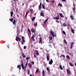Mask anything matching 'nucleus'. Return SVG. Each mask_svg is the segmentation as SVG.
<instances>
[{
  "instance_id": "1",
  "label": "nucleus",
  "mask_w": 76,
  "mask_h": 76,
  "mask_svg": "<svg viewBox=\"0 0 76 76\" xmlns=\"http://www.w3.org/2000/svg\"><path fill=\"white\" fill-rule=\"evenodd\" d=\"M18 39L19 41H20L21 38H19V37L17 36L15 38V40L17 41H18Z\"/></svg>"
},
{
  "instance_id": "2",
  "label": "nucleus",
  "mask_w": 76,
  "mask_h": 76,
  "mask_svg": "<svg viewBox=\"0 0 76 76\" xmlns=\"http://www.w3.org/2000/svg\"><path fill=\"white\" fill-rule=\"evenodd\" d=\"M50 34L52 35L53 37L54 38V37H56V35L54 34V32L53 31L51 30L50 31Z\"/></svg>"
},
{
  "instance_id": "3",
  "label": "nucleus",
  "mask_w": 76,
  "mask_h": 76,
  "mask_svg": "<svg viewBox=\"0 0 76 76\" xmlns=\"http://www.w3.org/2000/svg\"><path fill=\"white\" fill-rule=\"evenodd\" d=\"M66 72H67V73L68 74H71V72H70V70L69 69H68L66 70Z\"/></svg>"
},
{
  "instance_id": "4",
  "label": "nucleus",
  "mask_w": 76,
  "mask_h": 76,
  "mask_svg": "<svg viewBox=\"0 0 76 76\" xmlns=\"http://www.w3.org/2000/svg\"><path fill=\"white\" fill-rule=\"evenodd\" d=\"M53 63V59H50V61H49V64H52Z\"/></svg>"
},
{
  "instance_id": "5",
  "label": "nucleus",
  "mask_w": 76,
  "mask_h": 76,
  "mask_svg": "<svg viewBox=\"0 0 76 76\" xmlns=\"http://www.w3.org/2000/svg\"><path fill=\"white\" fill-rule=\"evenodd\" d=\"M21 63H22L21 64L22 68L23 69H24V68L25 67H24V65H23V61H22V60H21Z\"/></svg>"
},
{
  "instance_id": "6",
  "label": "nucleus",
  "mask_w": 76,
  "mask_h": 76,
  "mask_svg": "<svg viewBox=\"0 0 76 76\" xmlns=\"http://www.w3.org/2000/svg\"><path fill=\"white\" fill-rule=\"evenodd\" d=\"M42 5V4H41V2H40V4L39 6V10H41L40 9L42 8V7H41Z\"/></svg>"
},
{
  "instance_id": "7",
  "label": "nucleus",
  "mask_w": 76,
  "mask_h": 76,
  "mask_svg": "<svg viewBox=\"0 0 76 76\" xmlns=\"http://www.w3.org/2000/svg\"><path fill=\"white\" fill-rule=\"evenodd\" d=\"M74 44V42H72L71 43V49H72L73 48V45Z\"/></svg>"
},
{
  "instance_id": "8",
  "label": "nucleus",
  "mask_w": 76,
  "mask_h": 76,
  "mask_svg": "<svg viewBox=\"0 0 76 76\" xmlns=\"http://www.w3.org/2000/svg\"><path fill=\"white\" fill-rule=\"evenodd\" d=\"M50 57V56L49 55L47 56L46 58L47 61H50V58H49Z\"/></svg>"
},
{
  "instance_id": "9",
  "label": "nucleus",
  "mask_w": 76,
  "mask_h": 76,
  "mask_svg": "<svg viewBox=\"0 0 76 76\" xmlns=\"http://www.w3.org/2000/svg\"><path fill=\"white\" fill-rule=\"evenodd\" d=\"M22 39V42H25V38H24V37H21Z\"/></svg>"
},
{
  "instance_id": "10",
  "label": "nucleus",
  "mask_w": 76,
  "mask_h": 76,
  "mask_svg": "<svg viewBox=\"0 0 76 76\" xmlns=\"http://www.w3.org/2000/svg\"><path fill=\"white\" fill-rule=\"evenodd\" d=\"M17 68L18 69H19L20 70L21 69V65H18L17 66Z\"/></svg>"
},
{
  "instance_id": "11",
  "label": "nucleus",
  "mask_w": 76,
  "mask_h": 76,
  "mask_svg": "<svg viewBox=\"0 0 76 76\" xmlns=\"http://www.w3.org/2000/svg\"><path fill=\"white\" fill-rule=\"evenodd\" d=\"M13 23L14 25H15V23H16V20L14 19L13 21L12 22Z\"/></svg>"
},
{
  "instance_id": "12",
  "label": "nucleus",
  "mask_w": 76,
  "mask_h": 76,
  "mask_svg": "<svg viewBox=\"0 0 76 76\" xmlns=\"http://www.w3.org/2000/svg\"><path fill=\"white\" fill-rule=\"evenodd\" d=\"M39 43H41L42 42V38L41 37H40L39 38Z\"/></svg>"
},
{
  "instance_id": "13",
  "label": "nucleus",
  "mask_w": 76,
  "mask_h": 76,
  "mask_svg": "<svg viewBox=\"0 0 76 76\" xmlns=\"http://www.w3.org/2000/svg\"><path fill=\"white\" fill-rule=\"evenodd\" d=\"M54 19H56V20H59V17H56L55 18H54Z\"/></svg>"
},
{
  "instance_id": "14",
  "label": "nucleus",
  "mask_w": 76,
  "mask_h": 76,
  "mask_svg": "<svg viewBox=\"0 0 76 76\" xmlns=\"http://www.w3.org/2000/svg\"><path fill=\"white\" fill-rule=\"evenodd\" d=\"M42 74L43 76H45V72L44 71V70L42 71Z\"/></svg>"
},
{
  "instance_id": "15",
  "label": "nucleus",
  "mask_w": 76,
  "mask_h": 76,
  "mask_svg": "<svg viewBox=\"0 0 76 76\" xmlns=\"http://www.w3.org/2000/svg\"><path fill=\"white\" fill-rule=\"evenodd\" d=\"M71 31L72 32V34H74V33H75V30H74V29H71Z\"/></svg>"
},
{
  "instance_id": "16",
  "label": "nucleus",
  "mask_w": 76,
  "mask_h": 76,
  "mask_svg": "<svg viewBox=\"0 0 76 76\" xmlns=\"http://www.w3.org/2000/svg\"><path fill=\"white\" fill-rule=\"evenodd\" d=\"M64 44H66V45L67 44V42L66 41V40L65 39H64Z\"/></svg>"
},
{
  "instance_id": "17",
  "label": "nucleus",
  "mask_w": 76,
  "mask_h": 76,
  "mask_svg": "<svg viewBox=\"0 0 76 76\" xmlns=\"http://www.w3.org/2000/svg\"><path fill=\"white\" fill-rule=\"evenodd\" d=\"M60 16L61 18H64V16L63 15V14L61 13H59Z\"/></svg>"
},
{
  "instance_id": "18",
  "label": "nucleus",
  "mask_w": 76,
  "mask_h": 76,
  "mask_svg": "<svg viewBox=\"0 0 76 76\" xmlns=\"http://www.w3.org/2000/svg\"><path fill=\"white\" fill-rule=\"evenodd\" d=\"M10 16L11 17H12V16H13V11L11 12H10Z\"/></svg>"
},
{
  "instance_id": "19",
  "label": "nucleus",
  "mask_w": 76,
  "mask_h": 76,
  "mask_svg": "<svg viewBox=\"0 0 76 76\" xmlns=\"http://www.w3.org/2000/svg\"><path fill=\"white\" fill-rule=\"evenodd\" d=\"M59 67H60V68L61 70H63V67H62V66L61 65H59Z\"/></svg>"
},
{
  "instance_id": "20",
  "label": "nucleus",
  "mask_w": 76,
  "mask_h": 76,
  "mask_svg": "<svg viewBox=\"0 0 76 76\" xmlns=\"http://www.w3.org/2000/svg\"><path fill=\"white\" fill-rule=\"evenodd\" d=\"M29 59H30V58H29V57H26V59L27 60V62H28V60H29Z\"/></svg>"
},
{
  "instance_id": "21",
  "label": "nucleus",
  "mask_w": 76,
  "mask_h": 76,
  "mask_svg": "<svg viewBox=\"0 0 76 76\" xmlns=\"http://www.w3.org/2000/svg\"><path fill=\"white\" fill-rule=\"evenodd\" d=\"M22 56L23 58H25V57H26V56L24 55V54L23 53H22Z\"/></svg>"
},
{
  "instance_id": "22",
  "label": "nucleus",
  "mask_w": 76,
  "mask_h": 76,
  "mask_svg": "<svg viewBox=\"0 0 76 76\" xmlns=\"http://www.w3.org/2000/svg\"><path fill=\"white\" fill-rule=\"evenodd\" d=\"M40 15L42 16H44V13L43 12H41L40 13Z\"/></svg>"
},
{
  "instance_id": "23",
  "label": "nucleus",
  "mask_w": 76,
  "mask_h": 76,
  "mask_svg": "<svg viewBox=\"0 0 76 76\" xmlns=\"http://www.w3.org/2000/svg\"><path fill=\"white\" fill-rule=\"evenodd\" d=\"M76 9V8L75 7H74L73 8V11L75 13H76V11H75V9Z\"/></svg>"
},
{
  "instance_id": "24",
  "label": "nucleus",
  "mask_w": 76,
  "mask_h": 76,
  "mask_svg": "<svg viewBox=\"0 0 76 76\" xmlns=\"http://www.w3.org/2000/svg\"><path fill=\"white\" fill-rule=\"evenodd\" d=\"M35 17H33V18H32L31 20L32 21H34V20H35Z\"/></svg>"
},
{
  "instance_id": "25",
  "label": "nucleus",
  "mask_w": 76,
  "mask_h": 76,
  "mask_svg": "<svg viewBox=\"0 0 76 76\" xmlns=\"http://www.w3.org/2000/svg\"><path fill=\"white\" fill-rule=\"evenodd\" d=\"M70 18L72 20H73V17L72 16V15H70Z\"/></svg>"
},
{
  "instance_id": "26",
  "label": "nucleus",
  "mask_w": 76,
  "mask_h": 76,
  "mask_svg": "<svg viewBox=\"0 0 76 76\" xmlns=\"http://www.w3.org/2000/svg\"><path fill=\"white\" fill-rule=\"evenodd\" d=\"M47 21H48V19H47L44 21V24H45V23H46V22H47Z\"/></svg>"
},
{
  "instance_id": "27",
  "label": "nucleus",
  "mask_w": 76,
  "mask_h": 76,
  "mask_svg": "<svg viewBox=\"0 0 76 76\" xmlns=\"http://www.w3.org/2000/svg\"><path fill=\"white\" fill-rule=\"evenodd\" d=\"M58 6H60V7H61V6H62V5L61 4L59 3L58 4Z\"/></svg>"
},
{
  "instance_id": "28",
  "label": "nucleus",
  "mask_w": 76,
  "mask_h": 76,
  "mask_svg": "<svg viewBox=\"0 0 76 76\" xmlns=\"http://www.w3.org/2000/svg\"><path fill=\"white\" fill-rule=\"evenodd\" d=\"M31 32L33 33H35V30L34 29H32L31 30Z\"/></svg>"
},
{
  "instance_id": "29",
  "label": "nucleus",
  "mask_w": 76,
  "mask_h": 76,
  "mask_svg": "<svg viewBox=\"0 0 76 76\" xmlns=\"http://www.w3.org/2000/svg\"><path fill=\"white\" fill-rule=\"evenodd\" d=\"M66 58L67 59H69V60H70V57H69V56H66Z\"/></svg>"
},
{
  "instance_id": "30",
  "label": "nucleus",
  "mask_w": 76,
  "mask_h": 76,
  "mask_svg": "<svg viewBox=\"0 0 76 76\" xmlns=\"http://www.w3.org/2000/svg\"><path fill=\"white\" fill-rule=\"evenodd\" d=\"M10 20L11 22H13V18H11L10 19Z\"/></svg>"
},
{
  "instance_id": "31",
  "label": "nucleus",
  "mask_w": 76,
  "mask_h": 76,
  "mask_svg": "<svg viewBox=\"0 0 76 76\" xmlns=\"http://www.w3.org/2000/svg\"><path fill=\"white\" fill-rule=\"evenodd\" d=\"M39 71V69L38 68H37V69L36 70V72L37 73H38Z\"/></svg>"
},
{
  "instance_id": "32",
  "label": "nucleus",
  "mask_w": 76,
  "mask_h": 76,
  "mask_svg": "<svg viewBox=\"0 0 76 76\" xmlns=\"http://www.w3.org/2000/svg\"><path fill=\"white\" fill-rule=\"evenodd\" d=\"M36 52V55H39V53L38 52L37 50H35Z\"/></svg>"
},
{
  "instance_id": "33",
  "label": "nucleus",
  "mask_w": 76,
  "mask_h": 76,
  "mask_svg": "<svg viewBox=\"0 0 76 76\" xmlns=\"http://www.w3.org/2000/svg\"><path fill=\"white\" fill-rule=\"evenodd\" d=\"M63 26H67V25L64 23L63 24Z\"/></svg>"
},
{
  "instance_id": "34",
  "label": "nucleus",
  "mask_w": 76,
  "mask_h": 76,
  "mask_svg": "<svg viewBox=\"0 0 76 76\" xmlns=\"http://www.w3.org/2000/svg\"><path fill=\"white\" fill-rule=\"evenodd\" d=\"M29 67L30 68H31V67H32V64H29Z\"/></svg>"
},
{
  "instance_id": "35",
  "label": "nucleus",
  "mask_w": 76,
  "mask_h": 76,
  "mask_svg": "<svg viewBox=\"0 0 76 76\" xmlns=\"http://www.w3.org/2000/svg\"><path fill=\"white\" fill-rule=\"evenodd\" d=\"M49 38L50 40H52V39H53V37H49Z\"/></svg>"
},
{
  "instance_id": "36",
  "label": "nucleus",
  "mask_w": 76,
  "mask_h": 76,
  "mask_svg": "<svg viewBox=\"0 0 76 76\" xmlns=\"http://www.w3.org/2000/svg\"><path fill=\"white\" fill-rule=\"evenodd\" d=\"M28 31L29 33H31V31H30V29H28Z\"/></svg>"
},
{
  "instance_id": "37",
  "label": "nucleus",
  "mask_w": 76,
  "mask_h": 76,
  "mask_svg": "<svg viewBox=\"0 0 76 76\" xmlns=\"http://www.w3.org/2000/svg\"><path fill=\"white\" fill-rule=\"evenodd\" d=\"M69 65L71 66H72V67L73 66V64L70 63H69Z\"/></svg>"
},
{
  "instance_id": "38",
  "label": "nucleus",
  "mask_w": 76,
  "mask_h": 76,
  "mask_svg": "<svg viewBox=\"0 0 76 76\" xmlns=\"http://www.w3.org/2000/svg\"><path fill=\"white\" fill-rule=\"evenodd\" d=\"M30 11L31 12V13H32V12H33V10H32V9H31L30 10Z\"/></svg>"
},
{
  "instance_id": "39",
  "label": "nucleus",
  "mask_w": 76,
  "mask_h": 76,
  "mask_svg": "<svg viewBox=\"0 0 76 76\" xmlns=\"http://www.w3.org/2000/svg\"><path fill=\"white\" fill-rule=\"evenodd\" d=\"M63 33L65 35H66V32L64 31H63Z\"/></svg>"
},
{
  "instance_id": "40",
  "label": "nucleus",
  "mask_w": 76,
  "mask_h": 76,
  "mask_svg": "<svg viewBox=\"0 0 76 76\" xmlns=\"http://www.w3.org/2000/svg\"><path fill=\"white\" fill-rule=\"evenodd\" d=\"M31 38L32 39H34V36H33L31 37Z\"/></svg>"
},
{
  "instance_id": "41",
  "label": "nucleus",
  "mask_w": 76,
  "mask_h": 76,
  "mask_svg": "<svg viewBox=\"0 0 76 76\" xmlns=\"http://www.w3.org/2000/svg\"><path fill=\"white\" fill-rule=\"evenodd\" d=\"M61 57H64V58H65V56L64 55H61Z\"/></svg>"
},
{
  "instance_id": "42",
  "label": "nucleus",
  "mask_w": 76,
  "mask_h": 76,
  "mask_svg": "<svg viewBox=\"0 0 76 76\" xmlns=\"http://www.w3.org/2000/svg\"><path fill=\"white\" fill-rule=\"evenodd\" d=\"M42 8H43V9H45V7H44V5H42Z\"/></svg>"
},
{
  "instance_id": "43",
  "label": "nucleus",
  "mask_w": 76,
  "mask_h": 76,
  "mask_svg": "<svg viewBox=\"0 0 76 76\" xmlns=\"http://www.w3.org/2000/svg\"><path fill=\"white\" fill-rule=\"evenodd\" d=\"M28 75H29V74H30L29 70H28Z\"/></svg>"
},
{
  "instance_id": "44",
  "label": "nucleus",
  "mask_w": 76,
  "mask_h": 76,
  "mask_svg": "<svg viewBox=\"0 0 76 76\" xmlns=\"http://www.w3.org/2000/svg\"><path fill=\"white\" fill-rule=\"evenodd\" d=\"M32 63V64L33 65V64H34V61H31Z\"/></svg>"
},
{
  "instance_id": "45",
  "label": "nucleus",
  "mask_w": 76,
  "mask_h": 76,
  "mask_svg": "<svg viewBox=\"0 0 76 76\" xmlns=\"http://www.w3.org/2000/svg\"><path fill=\"white\" fill-rule=\"evenodd\" d=\"M29 12V11H28V12L26 13V15H28V13Z\"/></svg>"
},
{
  "instance_id": "46",
  "label": "nucleus",
  "mask_w": 76,
  "mask_h": 76,
  "mask_svg": "<svg viewBox=\"0 0 76 76\" xmlns=\"http://www.w3.org/2000/svg\"><path fill=\"white\" fill-rule=\"evenodd\" d=\"M37 26V23H36V24H35L34 26Z\"/></svg>"
},
{
  "instance_id": "47",
  "label": "nucleus",
  "mask_w": 76,
  "mask_h": 76,
  "mask_svg": "<svg viewBox=\"0 0 76 76\" xmlns=\"http://www.w3.org/2000/svg\"><path fill=\"white\" fill-rule=\"evenodd\" d=\"M73 6L74 7H75V4L74 3H73Z\"/></svg>"
},
{
  "instance_id": "48",
  "label": "nucleus",
  "mask_w": 76,
  "mask_h": 76,
  "mask_svg": "<svg viewBox=\"0 0 76 76\" xmlns=\"http://www.w3.org/2000/svg\"><path fill=\"white\" fill-rule=\"evenodd\" d=\"M46 69L48 71L49 70V68H47Z\"/></svg>"
},
{
  "instance_id": "49",
  "label": "nucleus",
  "mask_w": 76,
  "mask_h": 76,
  "mask_svg": "<svg viewBox=\"0 0 76 76\" xmlns=\"http://www.w3.org/2000/svg\"><path fill=\"white\" fill-rule=\"evenodd\" d=\"M24 49H26V46H24Z\"/></svg>"
},
{
  "instance_id": "50",
  "label": "nucleus",
  "mask_w": 76,
  "mask_h": 76,
  "mask_svg": "<svg viewBox=\"0 0 76 76\" xmlns=\"http://www.w3.org/2000/svg\"><path fill=\"white\" fill-rule=\"evenodd\" d=\"M56 22H57V23H59V21H58V20H56Z\"/></svg>"
},
{
  "instance_id": "51",
  "label": "nucleus",
  "mask_w": 76,
  "mask_h": 76,
  "mask_svg": "<svg viewBox=\"0 0 76 76\" xmlns=\"http://www.w3.org/2000/svg\"><path fill=\"white\" fill-rule=\"evenodd\" d=\"M27 65H28V62H26L25 66H27Z\"/></svg>"
},
{
  "instance_id": "52",
  "label": "nucleus",
  "mask_w": 76,
  "mask_h": 76,
  "mask_svg": "<svg viewBox=\"0 0 76 76\" xmlns=\"http://www.w3.org/2000/svg\"><path fill=\"white\" fill-rule=\"evenodd\" d=\"M66 1V0H62V1H64V2H65Z\"/></svg>"
},
{
  "instance_id": "53",
  "label": "nucleus",
  "mask_w": 76,
  "mask_h": 76,
  "mask_svg": "<svg viewBox=\"0 0 76 76\" xmlns=\"http://www.w3.org/2000/svg\"><path fill=\"white\" fill-rule=\"evenodd\" d=\"M26 67H27V66H26V65H25L24 66V68L26 69Z\"/></svg>"
},
{
  "instance_id": "54",
  "label": "nucleus",
  "mask_w": 76,
  "mask_h": 76,
  "mask_svg": "<svg viewBox=\"0 0 76 76\" xmlns=\"http://www.w3.org/2000/svg\"><path fill=\"white\" fill-rule=\"evenodd\" d=\"M34 57L35 58H36V57H37V56L35 55H34Z\"/></svg>"
},
{
  "instance_id": "55",
  "label": "nucleus",
  "mask_w": 76,
  "mask_h": 76,
  "mask_svg": "<svg viewBox=\"0 0 76 76\" xmlns=\"http://www.w3.org/2000/svg\"><path fill=\"white\" fill-rule=\"evenodd\" d=\"M26 16H27V14L25 16V18H26Z\"/></svg>"
},
{
  "instance_id": "56",
  "label": "nucleus",
  "mask_w": 76,
  "mask_h": 76,
  "mask_svg": "<svg viewBox=\"0 0 76 76\" xmlns=\"http://www.w3.org/2000/svg\"><path fill=\"white\" fill-rule=\"evenodd\" d=\"M65 18L66 20H67V18L66 17H65Z\"/></svg>"
},
{
  "instance_id": "57",
  "label": "nucleus",
  "mask_w": 76,
  "mask_h": 76,
  "mask_svg": "<svg viewBox=\"0 0 76 76\" xmlns=\"http://www.w3.org/2000/svg\"><path fill=\"white\" fill-rule=\"evenodd\" d=\"M21 44L22 45H23V42H21Z\"/></svg>"
},
{
  "instance_id": "58",
  "label": "nucleus",
  "mask_w": 76,
  "mask_h": 76,
  "mask_svg": "<svg viewBox=\"0 0 76 76\" xmlns=\"http://www.w3.org/2000/svg\"><path fill=\"white\" fill-rule=\"evenodd\" d=\"M30 76H32V75L30 74Z\"/></svg>"
},
{
  "instance_id": "59",
  "label": "nucleus",
  "mask_w": 76,
  "mask_h": 76,
  "mask_svg": "<svg viewBox=\"0 0 76 76\" xmlns=\"http://www.w3.org/2000/svg\"><path fill=\"white\" fill-rule=\"evenodd\" d=\"M30 34V35H31V32H30V33H29Z\"/></svg>"
},
{
  "instance_id": "60",
  "label": "nucleus",
  "mask_w": 76,
  "mask_h": 76,
  "mask_svg": "<svg viewBox=\"0 0 76 76\" xmlns=\"http://www.w3.org/2000/svg\"><path fill=\"white\" fill-rule=\"evenodd\" d=\"M53 76H56V75H53Z\"/></svg>"
},
{
  "instance_id": "61",
  "label": "nucleus",
  "mask_w": 76,
  "mask_h": 76,
  "mask_svg": "<svg viewBox=\"0 0 76 76\" xmlns=\"http://www.w3.org/2000/svg\"><path fill=\"white\" fill-rule=\"evenodd\" d=\"M22 28H23V25H22Z\"/></svg>"
},
{
  "instance_id": "62",
  "label": "nucleus",
  "mask_w": 76,
  "mask_h": 76,
  "mask_svg": "<svg viewBox=\"0 0 76 76\" xmlns=\"http://www.w3.org/2000/svg\"><path fill=\"white\" fill-rule=\"evenodd\" d=\"M52 2H54V0H52Z\"/></svg>"
},
{
  "instance_id": "63",
  "label": "nucleus",
  "mask_w": 76,
  "mask_h": 76,
  "mask_svg": "<svg viewBox=\"0 0 76 76\" xmlns=\"http://www.w3.org/2000/svg\"><path fill=\"white\" fill-rule=\"evenodd\" d=\"M17 16L18 18H19V15H17Z\"/></svg>"
},
{
  "instance_id": "64",
  "label": "nucleus",
  "mask_w": 76,
  "mask_h": 76,
  "mask_svg": "<svg viewBox=\"0 0 76 76\" xmlns=\"http://www.w3.org/2000/svg\"><path fill=\"white\" fill-rule=\"evenodd\" d=\"M47 2H48V0H46Z\"/></svg>"
}]
</instances>
